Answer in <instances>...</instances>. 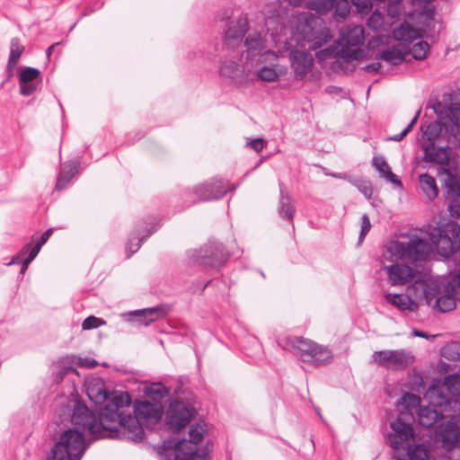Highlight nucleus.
I'll use <instances>...</instances> for the list:
<instances>
[{
    "instance_id": "obj_1",
    "label": "nucleus",
    "mask_w": 460,
    "mask_h": 460,
    "mask_svg": "<svg viewBox=\"0 0 460 460\" xmlns=\"http://www.w3.org/2000/svg\"><path fill=\"white\" fill-rule=\"evenodd\" d=\"M112 402L108 405H103L99 409L98 413L91 410L84 402L81 400H75L71 414V422L74 429L65 430L58 442L55 443L51 448L50 455L46 460L53 458L54 450L58 443L67 439V449L71 451L74 447L83 448V453L80 454V460L82 459L85 449L86 443L84 431L87 430L95 438H117L119 437V430L116 428L115 419L119 415L115 411H118L119 404ZM121 407V404H120Z\"/></svg>"
},
{
    "instance_id": "obj_2",
    "label": "nucleus",
    "mask_w": 460,
    "mask_h": 460,
    "mask_svg": "<svg viewBox=\"0 0 460 460\" xmlns=\"http://www.w3.org/2000/svg\"><path fill=\"white\" fill-rule=\"evenodd\" d=\"M112 402L120 405L118 411L119 415L115 419L116 428L119 430L118 438H126L134 442H141L145 438L144 428L157 423L163 413V405L161 402H152L149 401H136L133 405V413L131 411V399L129 394H114Z\"/></svg>"
},
{
    "instance_id": "obj_3",
    "label": "nucleus",
    "mask_w": 460,
    "mask_h": 460,
    "mask_svg": "<svg viewBox=\"0 0 460 460\" xmlns=\"http://www.w3.org/2000/svg\"><path fill=\"white\" fill-rule=\"evenodd\" d=\"M431 251V245L426 238L412 234L407 242L391 240L386 243L383 252L385 260L395 262L385 267L392 286H402L412 281L416 270L411 267L397 263L398 261L416 263L425 261Z\"/></svg>"
},
{
    "instance_id": "obj_4",
    "label": "nucleus",
    "mask_w": 460,
    "mask_h": 460,
    "mask_svg": "<svg viewBox=\"0 0 460 460\" xmlns=\"http://www.w3.org/2000/svg\"><path fill=\"white\" fill-rule=\"evenodd\" d=\"M423 137L427 143L422 144L423 160L441 165L449 163L448 144L451 142L450 127L439 121H433L426 128L421 125Z\"/></svg>"
},
{
    "instance_id": "obj_5",
    "label": "nucleus",
    "mask_w": 460,
    "mask_h": 460,
    "mask_svg": "<svg viewBox=\"0 0 460 460\" xmlns=\"http://www.w3.org/2000/svg\"><path fill=\"white\" fill-rule=\"evenodd\" d=\"M364 41V28L361 25H348L341 31L340 49L326 48L319 52L323 58H336L345 63L360 60L364 58V50L359 48Z\"/></svg>"
},
{
    "instance_id": "obj_6",
    "label": "nucleus",
    "mask_w": 460,
    "mask_h": 460,
    "mask_svg": "<svg viewBox=\"0 0 460 460\" xmlns=\"http://www.w3.org/2000/svg\"><path fill=\"white\" fill-rule=\"evenodd\" d=\"M424 399L433 406H447L460 402V375L451 374L435 379L424 394Z\"/></svg>"
},
{
    "instance_id": "obj_7",
    "label": "nucleus",
    "mask_w": 460,
    "mask_h": 460,
    "mask_svg": "<svg viewBox=\"0 0 460 460\" xmlns=\"http://www.w3.org/2000/svg\"><path fill=\"white\" fill-rule=\"evenodd\" d=\"M285 349H292L305 362H313L323 366L331 362L332 354L330 349L304 338H287Z\"/></svg>"
},
{
    "instance_id": "obj_8",
    "label": "nucleus",
    "mask_w": 460,
    "mask_h": 460,
    "mask_svg": "<svg viewBox=\"0 0 460 460\" xmlns=\"http://www.w3.org/2000/svg\"><path fill=\"white\" fill-rule=\"evenodd\" d=\"M438 253L445 258L450 257L460 250V225L449 220L439 225L429 234Z\"/></svg>"
},
{
    "instance_id": "obj_9",
    "label": "nucleus",
    "mask_w": 460,
    "mask_h": 460,
    "mask_svg": "<svg viewBox=\"0 0 460 460\" xmlns=\"http://www.w3.org/2000/svg\"><path fill=\"white\" fill-rule=\"evenodd\" d=\"M196 415L191 399L177 394L170 401L166 411V423L170 429L178 432L190 423Z\"/></svg>"
},
{
    "instance_id": "obj_10",
    "label": "nucleus",
    "mask_w": 460,
    "mask_h": 460,
    "mask_svg": "<svg viewBox=\"0 0 460 460\" xmlns=\"http://www.w3.org/2000/svg\"><path fill=\"white\" fill-rule=\"evenodd\" d=\"M229 254L223 243L209 241L199 249L190 250L188 258L190 262L204 267L220 268L228 260Z\"/></svg>"
},
{
    "instance_id": "obj_11",
    "label": "nucleus",
    "mask_w": 460,
    "mask_h": 460,
    "mask_svg": "<svg viewBox=\"0 0 460 460\" xmlns=\"http://www.w3.org/2000/svg\"><path fill=\"white\" fill-rule=\"evenodd\" d=\"M460 300V275H456L444 285L443 291L436 299L434 309L440 313L454 310Z\"/></svg>"
},
{
    "instance_id": "obj_12",
    "label": "nucleus",
    "mask_w": 460,
    "mask_h": 460,
    "mask_svg": "<svg viewBox=\"0 0 460 460\" xmlns=\"http://www.w3.org/2000/svg\"><path fill=\"white\" fill-rule=\"evenodd\" d=\"M245 47L246 59L257 63L263 62L268 57L277 59V56L272 50H266V39L258 31H251L245 37L243 41Z\"/></svg>"
},
{
    "instance_id": "obj_13",
    "label": "nucleus",
    "mask_w": 460,
    "mask_h": 460,
    "mask_svg": "<svg viewBox=\"0 0 460 460\" xmlns=\"http://www.w3.org/2000/svg\"><path fill=\"white\" fill-rule=\"evenodd\" d=\"M249 23L246 16H240L237 20L230 21L225 30L223 43L227 50L239 49L245 34L248 32Z\"/></svg>"
},
{
    "instance_id": "obj_14",
    "label": "nucleus",
    "mask_w": 460,
    "mask_h": 460,
    "mask_svg": "<svg viewBox=\"0 0 460 460\" xmlns=\"http://www.w3.org/2000/svg\"><path fill=\"white\" fill-rule=\"evenodd\" d=\"M85 390L88 398L96 405L102 403L108 405L111 403L114 394H125V392L107 390L103 379L99 376L87 379Z\"/></svg>"
},
{
    "instance_id": "obj_15",
    "label": "nucleus",
    "mask_w": 460,
    "mask_h": 460,
    "mask_svg": "<svg viewBox=\"0 0 460 460\" xmlns=\"http://www.w3.org/2000/svg\"><path fill=\"white\" fill-rule=\"evenodd\" d=\"M228 190L226 182L214 178L197 185L193 189L192 193L197 197L199 201H209L223 198Z\"/></svg>"
},
{
    "instance_id": "obj_16",
    "label": "nucleus",
    "mask_w": 460,
    "mask_h": 460,
    "mask_svg": "<svg viewBox=\"0 0 460 460\" xmlns=\"http://www.w3.org/2000/svg\"><path fill=\"white\" fill-rule=\"evenodd\" d=\"M290 66L296 80H303L314 67L313 56L305 50L295 49L289 54Z\"/></svg>"
},
{
    "instance_id": "obj_17",
    "label": "nucleus",
    "mask_w": 460,
    "mask_h": 460,
    "mask_svg": "<svg viewBox=\"0 0 460 460\" xmlns=\"http://www.w3.org/2000/svg\"><path fill=\"white\" fill-rule=\"evenodd\" d=\"M41 81L40 72L38 68L31 66L21 67L19 75L20 93L23 96L31 95Z\"/></svg>"
},
{
    "instance_id": "obj_18",
    "label": "nucleus",
    "mask_w": 460,
    "mask_h": 460,
    "mask_svg": "<svg viewBox=\"0 0 460 460\" xmlns=\"http://www.w3.org/2000/svg\"><path fill=\"white\" fill-rule=\"evenodd\" d=\"M436 432L441 439L443 448L447 451L455 448L459 442L460 428L456 422H442Z\"/></svg>"
},
{
    "instance_id": "obj_19",
    "label": "nucleus",
    "mask_w": 460,
    "mask_h": 460,
    "mask_svg": "<svg viewBox=\"0 0 460 460\" xmlns=\"http://www.w3.org/2000/svg\"><path fill=\"white\" fill-rule=\"evenodd\" d=\"M219 74L221 76L229 78L234 84H242L248 80V74L235 61L226 59L223 61Z\"/></svg>"
},
{
    "instance_id": "obj_20",
    "label": "nucleus",
    "mask_w": 460,
    "mask_h": 460,
    "mask_svg": "<svg viewBox=\"0 0 460 460\" xmlns=\"http://www.w3.org/2000/svg\"><path fill=\"white\" fill-rule=\"evenodd\" d=\"M391 429L394 432L390 436V445L394 448H399L402 443L413 438V429L411 424L403 422L400 418L391 423Z\"/></svg>"
},
{
    "instance_id": "obj_21",
    "label": "nucleus",
    "mask_w": 460,
    "mask_h": 460,
    "mask_svg": "<svg viewBox=\"0 0 460 460\" xmlns=\"http://www.w3.org/2000/svg\"><path fill=\"white\" fill-rule=\"evenodd\" d=\"M203 432H204V429L201 426H199V423H196L195 425H191L190 428V430H189L190 439L187 440V439L183 438V439H181V440H178L177 442H175L174 445L172 446L173 454H172V456H168V460L174 458L175 453H176L175 447L179 442H181V441H185L186 444L182 445L181 447V449L183 450L184 452H189L190 448H193L196 451V454L193 456V460H195L196 457L199 458V455L198 454L196 446L201 442V440L203 438Z\"/></svg>"
},
{
    "instance_id": "obj_22",
    "label": "nucleus",
    "mask_w": 460,
    "mask_h": 460,
    "mask_svg": "<svg viewBox=\"0 0 460 460\" xmlns=\"http://www.w3.org/2000/svg\"><path fill=\"white\" fill-rule=\"evenodd\" d=\"M167 313L168 310L164 305H157L141 310H136L130 312L129 314L135 316L137 322H138L140 324L147 326L151 323L166 315Z\"/></svg>"
},
{
    "instance_id": "obj_23",
    "label": "nucleus",
    "mask_w": 460,
    "mask_h": 460,
    "mask_svg": "<svg viewBox=\"0 0 460 460\" xmlns=\"http://www.w3.org/2000/svg\"><path fill=\"white\" fill-rule=\"evenodd\" d=\"M441 406H433L429 403L428 406H420L417 416L419 424L424 428L433 427L438 420L444 418V414L437 408Z\"/></svg>"
},
{
    "instance_id": "obj_24",
    "label": "nucleus",
    "mask_w": 460,
    "mask_h": 460,
    "mask_svg": "<svg viewBox=\"0 0 460 460\" xmlns=\"http://www.w3.org/2000/svg\"><path fill=\"white\" fill-rule=\"evenodd\" d=\"M78 167L79 163L76 161H67L62 164L57 178L55 190L58 191L64 190L78 172Z\"/></svg>"
},
{
    "instance_id": "obj_25",
    "label": "nucleus",
    "mask_w": 460,
    "mask_h": 460,
    "mask_svg": "<svg viewBox=\"0 0 460 460\" xmlns=\"http://www.w3.org/2000/svg\"><path fill=\"white\" fill-rule=\"evenodd\" d=\"M279 215L281 218L292 221L296 213V208L293 204L291 196L286 191L284 183L279 182V201L278 208Z\"/></svg>"
},
{
    "instance_id": "obj_26",
    "label": "nucleus",
    "mask_w": 460,
    "mask_h": 460,
    "mask_svg": "<svg viewBox=\"0 0 460 460\" xmlns=\"http://www.w3.org/2000/svg\"><path fill=\"white\" fill-rule=\"evenodd\" d=\"M385 300L397 307L401 311L408 310L410 312H416L419 308L418 302L414 301L408 295L403 294H385Z\"/></svg>"
},
{
    "instance_id": "obj_27",
    "label": "nucleus",
    "mask_w": 460,
    "mask_h": 460,
    "mask_svg": "<svg viewBox=\"0 0 460 460\" xmlns=\"http://www.w3.org/2000/svg\"><path fill=\"white\" fill-rule=\"evenodd\" d=\"M407 55L408 50L397 45L383 49L377 55V58H380L390 65L397 66L404 61L405 56Z\"/></svg>"
},
{
    "instance_id": "obj_28",
    "label": "nucleus",
    "mask_w": 460,
    "mask_h": 460,
    "mask_svg": "<svg viewBox=\"0 0 460 460\" xmlns=\"http://www.w3.org/2000/svg\"><path fill=\"white\" fill-rule=\"evenodd\" d=\"M393 37L397 41L411 43L420 38L421 35L418 29L404 22L393 31Z\"/></svg>"
},
{
    "instance_id": "obj_29",
    "label": "nucleus",
    "mask_w": 460,
    "mask_h": 460,
    "mask_svg": "<svg viewBox=\"0 0 460 460\" xmlns=\"http://www.w3.org/2000/svg\"><path fill=\"white\" fill-rule=\"evenodd\" d=\"M372 165L378 171L380 176L394 186L402 187V181L397 179L396 175L391 171L390 166L383 156H375L372 160Z\"/></svg>"
},
{
    "instance_id": "obj_30",
    "label": "nucleus",
    "mask_w": 460,
    "mask_h": 460,
    "mask_svg": "<svg viewBox=\"0 0 460 460\" xmlns=\"http://www.w3.org/2000/svg\"><path fill=\"white\" fill-rule=\"evenodd\" d=\"M52 234L51 229L46 230L40 236V240L37 242V243L33 246H31V243H28L21 250L20 253L13 257L10 264L13 263H20L22 261L21 256L25 255L28 252H31V259H35V257L40 252L42 245L48 241L49 236Z\"/></svg>"
},
{
    "instance_id": "obj_31",
    "label": "nucleus",
    "mask_w": 460,
    "mask_h": 460,
    "mask_svg": "<svg viewBox=\"0 0 460 460\" xmlns=\"http://www.w3.org/2000/svg\"><path fill=\"white\" fill-rule=\"evenodd\" d=\"M24 46L21 43L20 39L13 38L10 42V54L6 66L8 78L13 75V70L18 64L21 56L24 52Z\"/></svg>"
},
{
    "instance_id": "obj_32",
    "label": "nucleus",
    "mask_w": 460,
    "mask_h": 460,
    "mask_svg": "<svg viewBox=\"0 0 460 460\" xmlns=\"http://www.w3.org/2000/svg\"><path fill=\"white\" fill-rule=\"evenodd\" d=\"M67 439L58 443L54 450L53 458L51 460H80V454L83 453V448L74 447L71 451L67 449Z\"/></svg>"
},
{
    "instance_id": "obj_33",
    "label": "nucleus",
    "mask_w": 460,
    "mask_h": 460,
    "mask_svg": "<svg viewBox=\"0 0 460 460\" xmlns=\"http://www.w3.org/2000/svg\"><path fill=\"white\" fill-rule=\"evenodd\" d=\"M447 177L444 180L445 195L447 199H456L460 197V181L456 175L448 169L442 168Z\"/></svg>"
},
{
    "instance_id": "obj_34",
    "label": "nucleus",
    "mask_w": 460,
    "mask_h": 460,
    "mask_svg": "<svg viewBox=\"0 0 460 460\" xmlns=\"http://www.w3.org/2000/svg\"><path fill=\"white\" fill-rule=\"evenodd\" d=\"M446 113L450 121V136L460 142V102H452Z\"/></svg>"
},
{
    "instance_id": "obj_35",
    "label": "nucleus",
    "mask_w": 460,
    "mask_h": 460,
    "mask_svg": "<svg viewBox=\"0 0 460 460\" xmlns=\"http://www.w3.org/2000/svg\"><path fill=\"white\" fill-rule=\"evenodd\" d=\"M332 36L330 35L329 31L323 26V22L321 21L319 23V31L313 32L311 36H308V41H310L311 48L313 49H317L322 48V46L327 43L331 40Z\"/></svg>"
},
{
    "instance_id": "obj_36",
    "label": "nucleus",
    "mask_w": 460,
    "mask_h": 460,
    "mask_svg": "<svg viewBox=\"0 0 460 460\" xmlns=\"http://www.w3.org/2000/svg\"><path fill=\"white\" fill-rule=\"evenodd\" d=\"M420 184L429 199H433L438 195V189L434 177L428 173H423L419 177Z\"/></svg>"
},
{
    "instance_id": "obj_37",
    "label": "nucleus",
    "mask_w": 460,
    "mask_h": 460,
    "mask_svg": "<svg viewBox=\"0 0 460 460\" xmlns=\"http://www.w3.org/2000/svg\"><path fill=\"white\" fill-rule=\"evenodd\" d=\"M146 394L152 400V402H161L168 396L170 389L162 383H154L145 390Z\"/></svg>"
},
{
    "instance_id": "obj_38",
    "label": "nucleus",
    "mask_w": 460,
    "mask_h": 460,
    "mask_svg": "<svg viewBox=\"0 0 460 460\" xmlns=\"http://www.w3.org/2000/svg\"><path fill=\"white\" fill-rule=\"evenodd\" d=\"M389 356L390 358L387 368L394 370L403 369L409 364L407 354L404 350H391Z\"/></svg>"
},
{
    "instance_id": "obj_39",
    "label": "nucleus",
    "mask_w": 460,
    "mask_h": 460,
    "mask_svg": "<svg viewBox=\"0 0 460 460\" xmlns=\"http://www.w3.org/2000/svg\"><path fill=\"white\" fill-rule=\"evenodd\" d=\"M337 0H310L306 6L310 10L316 11L319 13H326L335 6Z\"/></svg>"
},
{
    "instance_id": "obj_40",
    "label": "nucleus",
    "mask_w": 460,
    "mask_h": 460,
    "mask_svg": "<svg viewBox=\"0 0 460 460\" xmlns=\"http://www.w3.org/2000/svg\"><path fill=\"white\" fill-rule=\"evenodd\" d=\"M155 231L156 229L153 227L152 229L148 230L147 234L143 237H138V235H130L126 244V248L129 252L128 257H130L132 254L137 252L140 248L141 243Z\"/></svg>"
},
{
    "instance_id": "obj_41",
    "label": "nucleus",
    "mask_w": 460,
    "mask_h": 460,
    "mask_svg": "<svg viewBox=\"0 0 460 460\" xmlns=\"http://www.w3.org/2000/svg\"><path fill=\"white\" fill-rule=\"evenodd\" d=\"M427 281L415 279L411 285L408 287L409 296L414 301H423V295H425V288Z\"/></svg>"
},
{
    "instance_id": "obj_42",
    "label": "nucleus",
    "mask_w": 460,
    "mask_h": 460,
    "mask_svg": "<svg viewBox=\"0 0 460 460\" xmlns=\"http://www.w3.org/2000/svg\"><path fill=\"white\" fill-rule=\"evenodd\" d=\"M282 74L281 70L277 71L274 66H261L256 73L257 76L264 82H275Z\"/></svg>"
},
{
    "instance_id": "obj_43",
    "label": "nucleus",
    "mask_w": 460,
    "mask_h": 460,
    "mask_svg": "<svg viewBox=\"0 0 460 460\" xmlns=\"http://www.w3.org/2000/svg\"><path fill=\"white\" fill-rule=\"evenodd\" d=\"M429 51V45L424 40H420L413 44L412 48L408 50V54H411L416 60H423Z\"/></svg>"
},
{
    "instance_id": "obj_44",
    "label": "nucleus",
    "mask_w": 460,
    "mask_h": 460,
    "mask_svg": "<svg viewBox=\"0 0 460 460\" xmlns=\"http://www.w3.org/2000/svg\"><path fill=\"white\" fill-rule=\"evenodd\" d=\"M408 456L409 460H429V450L424 445L409 447Z\"/></svg>"
},
{
    "instance_id": "obj_45",
    "label": "nucleus",
    "mask_w": 460,
    "mask_h": 460,
    "mask_svg": "<svg viewBox=\"0 0 460 460\" xmlns=\"http://www.w3.org/2000/svg\"><path fill=\"white\" fill-rule=\"evenodd\" d=\"M441 293V288L438 284L434 281H427L425 288V295L422 298L427 305H430L434 298H438Z\"/></svg>"
},
{
    "instance_id": "obj_46",
    "label": "nucleus",
    "mask_w": 460,
    "mask_h": 460,
    "mask_svg": "<svg viewBox=\"0 0 460 460\" xmlns=\"http://www.w3.org/2000/svg\"><path fill=\"white\" fill-rule=\"evenodd\" d=\"M443 357L456 360L460 358V344L452 343L450 345L445 346L442 349Z\"/></svg>"
},
{
    "instance_id": "obj_47",
    "label": "nucleus",
    "mask_w": 460,
    "mask_h": 460,
    "mask_svg": "<svg viewBox=\"0 0 460 460\" xmlns=\"http://www.w3.org/2000/svg\"><path fill=\"white\" fill-rule=\"evenodd\" d=\"M186 444L185 441L179 442L175 447V456L170 460H193V456L196 454L195 449L190 448L189 452H184L181 449L182 445Z\"/></svg>"
},
{
    "instance_id": "obj_48",
    "label": "nucleus",
    "mask_w": 460,
    "mask_h": 460,
    "mask_svg": "<svg viewBox=\"0 0 460 460\" xmlns=\"http://www.w3.org/2000/svg\"><path fill=\"white\" fill-rule=\"evenodd\" d=\"M402 402L408 410L416 407L420 408V397L411 393H405L402 397Z\"/></svg>"
},
{
    "instance_id": "obj_49",
    "label": "nucleus",
    "mask_w": 460,
    "mask_h": 460,
    "mask_svg": "<svg viewBox=\"0 0 460 460\" xmlns=\"http://www.w3.org/2000/svg\"><path fill=\"white\" fill-rule=\"evenodd\" d=\"M105 324V321L94 315L86 317L82 323L83 330H91Z\"/></svg>"
},
{
    "instance_id": "obj_50",
    "label": "nucleus",
    "mask_w": 460,
    "mask_h": 460,
    "mask_svg": "<svg viewBox=\"0 0 460 460\" xmlns=\"http://www.w3.org/2000/svg\"><path fill=\"white\" fill-rule=\"evenodd\" d=\"M390 351L391 350H380V351L374 352V354H373L374 361L376 364H378L382 367H385L387 368L388 365H389Z\"/></svg>"
},
{
    "instance_id": "obj_51",
    "label": "nucleus",
    "mask_w": 460,
    "mask_h": 460,
    "mask_svg": "<svg viewBox=\"0 0 460 460\" xmlns=\"http://www.w3.org/2000/svg\"><path fill=\"white\" fill-rule=\"evenodd\" d=\"M334 15L345 18L349 13V5L347 0H337Z\"/></svg>"
},
{
    "instance_id": "obj_52",
    "label": "nucleus",
    "mask_w": 460,
    "mask_h": 460,
    "mask_svg": "<svg viewBox=\"0 0 460 460\" xmlns=\"http://www.w3.org/2000/svg\"><path fill=\"white\" fill-rule=\"evenodd\" d=\"M361 219H362V223H361V230H360L359 236H358V243H361L364 240L365 236L370 231V228H371L370 220L366 214L362 216Z\"/></svg>"
},
{
    "instance_id": "obj_53",
    "label": "nucleus",
    "mask_w": 460,
    "mask_h": 460,
    "mask_svg": "<svg viewBox=\"0 0 460 460\" xmlns=\"http://www.w3.org/2000/svg\"><path fill=\"white\" fill-rule=\"evenodd\" d=\"M358 190L367 199H370L373 194V187L370 181H360L357 184Z\"/></svg>"
},
{
    "instance_id": "obj_54",
    "label": "nucleus",
    "mask_w": 460,
    "mask_h": 460,
    "mask_svg": "<svg viewBox=\"0 0 460 460\" xmlns=\"http://www.w3.org/2000/svg\"><path fill=\"white\" fill-rule=\"evenodd\" d=\"M351 2L360 12L367 13L372 7L371 0H351Z\"/></svg>"
},
{
    "instance_id": "obj_55",
    "label": "nucleus",
    "mask_w": 460,
    "mask_h": 460,
    "mask_svg": "<svg viewBox=\"0 0 460 460\" xmlns=\"http://www.w3.org/2000/svg\"><path fill=\"white\" fill-rule=\"evenodd\" d=\"M247 146H250L251 148H252L257 153H260L263 149L264 140L261 137H257V138L250 140L247 143Z\"/></svg>"
},
{
    "instance_id": "obj_56",
    "label": "nucleus",
    "mask_w": 460,
    "mask_h": 460,
    "mask_svg": "<svg viewBox=\"0 0 460 460\" xmlns=\"http://www.w3.org/2000/svg\"><path fill=\"white\" fill-rule=\"evenodd\" d=\"M283 11L288 10L290 6H300L303 0H278Z\"/></svg>"
},
{
    "instance_id": "obj_57",
    "label": "nucleus",
    "mask_w": 460,
    "mask_h": 460,
    "mask_svg": "<svg viewBox=\"0 0 460 460\" xmlns=\"http://www.w3.org/2000/svg\"><path fill=\"white\" fill-rule=\"evenodd\" d=\"M74 372H76V369L71 366L62 367L57 373L55 380L61 381L66 375H67L68 373H74Z\"/></svg>"
},
{
    "instance_id": "obj_58",
    "label": "nucleus",
    "mask_w": 460,
    "mask_h": 460,
    "mask_svg": "<svg viewBox=\"0 0 460 460\" xmlns=\"http://www.w3.org/2000/svg\"><path fill=\"white\" fill-rule=\"evenodd\" d=\"M77 365L82 367L92 368L98 365V362L95 359L88 358H79L77 361Z\"/></svg>"
},
{
    "instance_id": "obj_59",
    "label": "nucleus",
    "mask_w": 460,
    "mask_h": 460,
    "mask_svg": "<svg viewBox=\"0 0 460 460\" xmlns=\"http://www.w3.org/2000/svg\"><path fill=\"white\" fill-rule=\"evenodd\" d=\"M448 211L453 218L460 219V203H452L448 207Z\"/></svg>"
},
{
    "instance_id": "obj_60",
    "label": "nucleus",
    "mask_w": 460,
    "mask_h": 460,
    "mask_svg": "<svg viewBox=\"0 0 460 460\" xmlns=\"http://www.w3.org/2000/svg\"><path fill=\"white\" fill-rule=\"evenodd\" d=\"M410 132L409 128H405L401 133L388 137L386 138L387 141H394V142H399L402 140Z\"/></svg>"
},
{
    "instance_id": "obj_61",
    "label": "nucleus",
    "mask_w": 460,
    "mask_h": 460,
    "mask_svg": "<svg viewBox=\"0 0 460 460\" xmlns=\"http://www.w3.org/2000/svg\"><path fill=\"white\" fill-rule=\"evenodd\" d=\"M380 68H381L380 62H373V63L368 64V65L365 66L364 67H362V70H364L366 72L376 73L380 70Z\"/></svg>"
},
{
    "instance_id": "obj_62",
    "label": "nucleus",
    "mask_w": 460,
    "mask_h": 460,
    "mask_svg": "<svg viewBox=\"0 0 460 460\" xmlns=\"http://www.w3.org/2000/svg\"><path fill=\"white\" fill-rule=\"evenodd\" d=\"M445 106L440 102H437L434 105H433V110L435 111V113L438 116V117H441L443 112H444V110H445Z\"/></svg>"
},
{
    "instance_id": "obj_63",
    "label": "nucleus",
    "mask_w": 460,
    "mask_h": 460,
    "mask_svg": "<svg viewBox=\"0 0 460 460\" xmlns=\"http://www.w3.org/2000/svg\"><path fill=\"white\" fill-rule=\"evenodd\" d=\"M27 253L28 257L22 261V268L20 270L21 273H23L26 270L28 265L34 260L31 259V252H28Z\"/></svg>"
},
{
    "instance_id": "obj_64",
    "label": "nucleus",
    "mask_w": 460,
    "mask_h": 460,
    "mask_svg": "<svg viewBox=\"0 0 460 460\" xmlns=\"http://www.w3.org/2000/svg\"><path fill=\"white\" fill-rule=\"evenodd\" d=\"M412 335L416 336V337L425 338V339L429 338V335L428 333H426L422 331L416 330V329L412 331Z\"/></svg>"
}]
</instances>
